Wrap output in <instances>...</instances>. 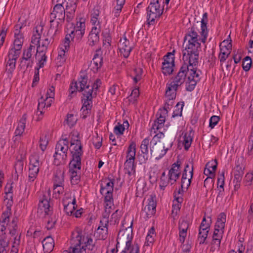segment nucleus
Returning a JSON list of instances; mask_svg holds the SVG:
<instances>
[{
	"label": "nucleus",
	"mask_w": 253,
	"mask_h": 253,
	"mask_svg": "<svg viewBox=\"0 0 253 253\" xmlns=\"http://www.w3.org/2000/svg\"><path fill=\"white\" fill-rule=\"evenodd\" d=\"M197 26L194 24L188 29L187 33L184 38L183 46L185 45V48L182 50V59L183 64H186L190 74H195L197 72V65L198 64L199 49L201 48L202 38L198 35Z\"/></svg>",
	"instance_id": "1"
},
{
	"label": "nucleus",
	"mask_w": 253,
	"mask_h": 253,
	"mask_svg": "<svg viewBox=\"0 0 253 253\" xmlns=\"http://www.w3.org/2000/svg\"><path fill=\"white\" fill-rule=\"evenodd\" d=\"M199 76L198 73L191 75L188 66L186 64H182L174 80L170 83L167 84L166 98L175 99L178 87L184 83L186 78L188 84L186 85V90L188 91H193L197 82L200 80Z\"/></svg>",
	"instance_id": "2"
},
{
	"label": "nucleus",
	"mask_w": 253,
	"mask_h": 253,
	"mask_svg": "<svg viewBox=\"0 0 253 253\" xmlns=\"http://www.w3.org/2000/svg\"><path fill=\"white\" fill-rule=\"evenodd\" d=\"M153 143L150 147V152L156 159H160L166 155L173 144L169 137H165L163 132L156 134L151 141Z\"/></svg>",
	"instance_id": "3"
},
{
	"label": "nucleus",
	"mask_w": 253,
	"mask_h": 253,
	"mask_svg": "<svg viewBox=\"0 0 253 253\" xmlns=\"http://www.w3.org/2000/svg\"><path fill=\"white\" fill-rule=\"evenodd\" d=\"M132 222L131 226L124 230L120 231L117 239V245H126V247L121 253H139V248L137 243H134L133 245H131L132 236Z\"/></svg>",
	"instance_id": "4"
},
{
	"label": "nucleus",
	"mask_w": 253,
	"mask_h": 253,
	"mask_svg": "<svg viewBox=\"0 0 253 253\" xmlns=\"http://www.w3.org/2000/svg\"><path fill=\"white\" fill-rule=\"evenodd\" d=\"M65 9L63 6L55 5L50 15V29L55 28L57 31L58 27L65 21Z\"/></svg>",
	"instance_id": "5"
},
{
	"label": "nucleus",
	"mask_w": 253,
	"mask_h": 253,
	"mask_svg": "<svg viewBox=\"0 0 253 253\" xmlns=\"http://www.w3.org/2000/svg\"><path fill=\"white\" fill-rule=\"evenodd\" d=\"M68 149L69 146H66L61 141L56 143L55 148V152L53 155L54 158L53 163L55 165L59 166L66 164Z\"/></svg>",
	"instance_id": "6"
},
{
	"label": "nucleus",
	"mask_w": 253,
	"mask_h": 253,
	"mask_svg": "<svg viewBox=\"0 0 253 253\" xmlns=\"http://www.w3.org/2000/svg\"><path fill=\"white\" fill-rule=\"evenodd\" d=\"M71 145H75L74 148V151H71L72 159L71 161V165L72 167L74 165L75 168L80 165L81 162V157L83 154V147L80 140H75L74 142H71Z\"/></svg>",
	"instance_id": "7"
},
{
	"label": "nucleus",
	"mask_w": 253,
	"mask_h": 253,
	"mask_svg": "<svg viewBox=\"0 0 253 253\" xmlns=\"http://www.w3.org/2000/svg\"><path fill=\"white\" fill-rule=\"evenodd\" d=\"M148 204L144 208L141 212V215L146 220L156 213V200L155 196L150 195L148 199Z\"/></svg>",
	"instance_id": "8"
},
{
	"label": "nucleus",
	"mask_w": 253,
	"mask_h": 253,
	"mask_svg": "<svg viewBox=\"0 0 253 253\" xmlns=\"http://www.w3.org/2000/svg\"><path fill=\"white\" fill-rule=\"evenodd\" d=\"M50 198L49 196L43 194L39 200L38 205V212H44V215H51L52 214V207L50 206L49 200Z\"/></svg>",
	"instance_id": "9"
},
{
	"label": "nucleus",
	"mask_w": 253,
	"mask_h": 253,
	"mask_svg": "<svg viewBox=\"0 0 253 253\" xmlns=\"http://www.w3.org/2000/svg\"><path fill=\"white\" fill-rule=\"evenodd\" d=\"M114 181V179L109 178H105L102 181L100 184V193L102 195L105 194V196H113Z\"/></svg>",
	"instance_id": "10"
},
{
	"label": "nucleus",
	"mask_w": 253,
	"mask_h": 253,
	"mask_svg": "<svg viewBox=\"0 0 253 253\" xmlns=\"http://www.w3.org/2000/svg\"><path fill=\"white\" fill-rule=\"evenodd\" d=\"M181 164V162L178 159L176 163L172 165L171 169L169 170V180L171 182V185L173 184L176 181L180 175Z\"/></svg>",
	"instance_id": "11"
},
{
	"label": "nucleus",
	"mask_w": 253,
	"mask_h": 253,
	"mask_svg": "<svg viewBox=\"0 0 253 253\" xmlns=\"http://www.w3.org/2000/svg\"><path fill=\"white\" fill-rule=\"evenodd\" d=\"M147 11V22L149 25H154L155 24V20L160 18L163 14V10H157L151 6L149 5L146 8Z\"/></svg>",
	"instance_id": "12"
},
{
	"label": "nucleus",
	"mask_w": 253,
	"mask_h": 253,
	"mask_svg": "<svg viewBox=\"0 0 253 253\" xmlns=\"http://www.w3.org/2000/svg\"><path fill=\"white\" fill-rule=\"evenodd\" d=\"M64 180V171L60 169L56 171L53 178V188L55 192L60 193V190H63Z\"/></svg>",
	"instance_id": "13"
},
{
	"label": "nucleus",
	"mask_w": 253,
	"mask_h": 253,
	"mask_svg": "<svg viewBox=\"0 0 253 253\" xmlns=\"http://www.w3.org/2000/svg\"><path fill=\"white\" fill-rule=\"evenodd\" d=\"M82 163L77 167L75 168L74 165L72 167L71 161L69 164V172L71 173L70 180L72 184H77L80 181V175Z\"/></svg>",
	"instance_id": "14"
},
{
	"label": "nucleus",
	"mask_w": 253,
	"mask_h": 253,
	"mask_svg": "<svg viewBox=\"0 0 253 253\" xmlns=\"http://www.w3.org/2000/svg\"><path fill=\"white\" fill-rule=\"evenodd\" d=\"M72 239L71 240V243L72 246L74 248H80L81 245L83 244L84 245V242H85V239L86 236H82V231L76 230L72 233Z\"/></svg>",
	"instance_id": "15"
},
{
	"label": "nucleus",
	"mask_w": 253,
	"mask_h": 253,
	"mask_svg": "<svg viewBox=\"0 0 253 253\" xmlns=\"http://www.w3.org/2000/svg\"><path fill=\"white\" fill-rule=\"evenodd\" d=\"M88 81V77L85 71H82L80 73V77L78 79V82L80 84L79 92H84L85 91L88 90L90 85L87 84Z\"/></svg>",
	"instance_id": "16"
},
{
	"label": "nucleus",
	"mask_w": 253,
	"mask_h": 253,
	"mask_svg": "<svg viewBox=\"0 0 253 253\" xmlns=\"http://www.w3.org/2000/svg\"><path fill=\"white\" fill-rule=\"evenodd\" d=\"M101 26H94L92 28L88 35V43L90 46L97 44L99 42V34L100 32Z\"/></svg>",
	"instance_id": "17"
},
{
	"label": "nucleus",
	"mask_w": 253,
	"mask_h": 253,
	"mask_svg": "<svg viewBox=\"0 0 253 253\" xmlns=\"http://www.w3.org/2000/svg\"><path fill=\"white\" fill-rule=\"evenodd\" d=\"M243 161V158H238L235 162V167L233 170L234 179L237 180L238 181L242 180L244 173V167L241 165Z\"/></svg>",
	"instance_id": "18"
},
{
	"label": "nucleus",
	"mask_w": 253,
	"mask_h": 253,
	"mask_svg": "<svg viewBox=\"0 0 253 253\" xmlns=\"http://www.w3.org/2000/svg\"><path fill=\"white\" fill-rule=\"evenodd\" d=\"M208 21V13L205 12L203 15L202 19L201 21V30L200 34L202 37L201 42L205 43L208 34V30L207 28V24Z\"/></svg>",
	"instance_id": "19"
},
{
	"label": "nucleus",
	"mask_w": 253,
	"mask_h": 253,
	"mask_svg": "<svg viewBox=\"0 0 253 253\" xmlns=\"http://www.w3.org/2000/svg\"><path fill=\"white\" fill-rule=\"evenodd\" d=\"M46 47L44 46H40L39 45L37 47V53L35 55L36 59L38 61L39 67H43L44 63L46 60V56L45 55V51Z\"/></svg>",
	"instance_id": "20"
},
{
	"label": "nucleus",
	"mask_w": 253,
	"mask_h": 253,
	"mask_svg": "<svg viewBox=\"0 0 253 253\" xmlns=\"http://www.w3.org/2000/svg\"><path fill=\"white\" fill-rule=\"evenodd\" d=\"M120 44L121 53L123 54L125 58H127L132 50V48L130 46L129 41L125 37L123 40H120Z\"/></svg>",
	"instance_id": "21"
},
{
	"label": "nucleus",
	"mask_w": 253,
	"mask_h": 253,
	"mask_svg": "<svg viewBox=\"0 0 253 253\" xmlns=\"http://www.w3.org/2000/svg\"><path fill=\"white\" fill-rule=\"evenodd\" d=\"M83 97L82 99L83 106L82 108L91 109L92 106V98L93 95L92 92L89 91H85L83 93Z\"/></svg>",
	"instance_id": "22"
},
{
	"label": "nucleus",
	"mask_w": 253,
	"mask_h": 253,
	"mask_svg": "<svg viewBox=\"0 0 253 253\" xmlns=\"http://www.w3.org/2000/svg\"><path fill=\"white\" fill-rule=\"evenodd\" d=\"M42 100H43L44 101H46V102L44 103L42 101L41 102H39L38 106V109L36 113V115L38 116L36 121H40L42 120V115H43V108L45 107V105H46V107H50L51 106V103L53 101V99L50 98V100L48 101V99L46 98V100H44L42 98H41Z\"/></svg>",
	"instance_id": "23"
},
{
	"label": "nucleus",
	"mask_w": 253,
	"mask_h": 253,
	"mask_svg": "<svg viewBox=\"0 0 253 253\" xmlns=\"http://www.w3.org/2000/svg\"><path fill=\"white\" fill-rule=\"evenodd\" d=\"M43 251L44 253H50L54 247V242L52 238L48 236L42 242Z\"/></svg>",
	"instance_id": "24"
},
{
	"label": "nucleus",
	"mask_w": 253,
	"mask_h": 253,
	"mask_svg": "<svg viewBox=\"0 0 253 253\" xmlns=\"http://www.w3.org/2000/svg\"><path fill=\"white\" fill-rule=\"evenodd\" d=\"M26 119V115H23L22 118L18 123L15 131V139H17L18 137L20 136L23 134L25 127Z\"/></svg>",
	"instance_id": "25"
},
{
	"label": "nucleus",
	"mask_w": 253,
	"mask_h": 253,
	"mask_svg": "<svg viewBox=\"0 0 253 253\" xmlns=\"http://www.w3.org/2000/svg\"><path fill=\"white\" fill-rule=\"evenodd\" d=\"M71 34L72 36V41L73 43H79L82 40L84 34V29L73 30L71 31Z\"/></svg>",
	"instance_id": "26"
},
{
	"label": "nucleus",
	"mask_w": 253,
	"mask_h": 253,
	"mask_svg": "<svg viewBox=\"0 0 253 253\" xmlns=\"http://www.w3.org/2000/svg\"><path fill=\"white\" fill-rule=\"evenodd\" d=\"M124 166L126 173H127L128 175H131L132 172H135V166L134 165V160L126 159L124 164Z\"/></svg>",
	"instance_id": "27"
},
{
	"label": "nucleus",
	"mask_w": 253,
	"mask_h": 253,
	"mask_svg": "<svg viewBox=\"0 0 253 253\" xmlns=\"http://www.w3.org/2000/svg\"><path fill=\"white\" fill-rule=\"evenodd\" d=\"M193 131L191 130L189 132L185 133L183 136V144L185 150H188L191 146L193 140Z\"/></svg>",
	"instance_id": "28"
},
{
	"label": "nucleus",
	"mask_w": 253,
	"mask_h": 253,
	"mask_svg": "<svg viewBox=\"0 0 253 253\" xmlns=\"http://www.w3.org/2000/svg\"><path fill=\"white\" fill-rule=\"evenodd\" d=\"M136 155V143L132 141L129 144L126 155V159L135 160Z\"/></svg>",
	"instance_id": "29"
},
{
	"label": "nucleus",
	"mask_w": 253,
	"mask_h": 253,
	"mask_svg": "<svg viewBox=\"0 0 253 253\" xmlns=\"http://www.w3.org/2000/svg\"><path fill=\"white\" fill-rule=\"evenodd\" d=\"M226 222V214L222 212L217 218V221L215 225V228L220 229V231H223L225 227V223Z\"/></svg>",
	"instance_id": "30"
},
{
	"label": "nucleus",
	"mask_w": 253,
	"mask_h": 253,
	"mask_svg": "<svg viewBox=\"0 0 253 253\" xmlns=\"http://www.w3.org/2000/svg\"><path fill=\"white\" fill-rule=\"evenodd\" d=\"M95 248V242H93L92 239L89 235L86 236V239H85V242H84V245H83L82 249L85 251L86 249L88 250L93 251H94Z\"/></svg>",
	"instance_id": "31"
},
{
	"label": "nucleus",
	"mask_w": 253,
	"mask_h": 253,
	"mask_svg": "<svg viewBox=\"0 0 253 253\" xmlns=\"http://www.w3.org/2000/svg\"><path fill=\"white\" fill-rule=\"evenodd\" d=\"M101 35L103 37V44H105L107 43L108 46H110L112 38L110 29L109 28L104 29L102 32Z\"/></svg>",
	"instance_id": "32"
},
{
	"label": "nucleus",
	"mask_w": 253,
	"mask_h": 253,
	"mask_svg": "<svg viewBox=\"0 0 253 253\" xmlns=\"http://www.w3.org/2000/svg\"><path fill=\"white\" fill-rule=\"evenodd\" d=\"M92 61L94 63H99V66L103 64L102 51L100 48L96 50Z\"/></svg>",
	"instance_id": "33"
},
{
	"label": "nucleus",
	"mask_w": 253,
	"mask_h": 253,
	"mask_svg": "<svg viewBox=\"0 0 253 253\" xmlns=\"http://www.w3.org/2000/svg\"><path fill=\"white\" fill-rule=\"evenodd\" d=\"M174 65L163 63L162 67V72L165 76L170 75L173 71V67Z\"/></svg>",
	"instance_id": "34"
},
{
	"label": "nucleus",
	"mask_w": 253,
	"mask_h": 253,
	"mask_svg": "<svg viewBox=\"0 0 253 253\" xmlns=\"http://www.w3.org/2000/svg\"><path fill=\"white\" fill-rule=\"evenodd\" d=\"M209 231H199L198 240L199 241L200 244H207L208 242L206 241V239L208 237V234Z\"/></svg>",
	"instance_id": "35"
},
{
	"label": "nucleus",
	"mask_w": 253,
	"mask_h": 253,
	"mask_svg": "<svg viewBox=\"0 0 253 253\" xmlns=\"http://www.w3.org/2000/svg\"><path fill=\"white\" fill-rule=\"evenodd\" d=\"M184 106V102H178L175 106V109L173 111L172 117H175L176 116H181L183 107Z\"/></svg>",
	"instance_id": "36"
},
{
	"label": "nucleus",
	"mask_w": 253,
	"mask_h": 253,
	"mask_svg": "<svg viewBox=\"0 0 253 253\" xmlns=\"http://www.w3.org/2000/svg\"><path fill=\"white\" fill-rule=\"evenodd\" d=\"M251 58L248 56L245 57L242 62V67L243 70L246 72L248 71L251 68Z\"/></svg>",
	"instance_id": "37"
},
{
	"label": "nucleus",
	"mask_w": 253,
	"mask_h": 253,
	"mask_svg": "<svg viewBox=\"0 0 253 253\" xmlns=\"http://www.w3.org/2000/svg\"><path fill=\"white\" fill-rule=\"evenodd\" d=\"M77 0H69L67 2L65 10L68 11L72 10L73 12H75L77 8Z\"/></svg>",
	"instance_id": "38"
},
{
	"label": "nucleus",
	"mask_w": 253,
	"mask_h": 253,
	"mask_svg": "<svg viewBox=\"0 0 253 253\" xmlns=\"http://www.w3.org/2000/svg\"><path fill=\"white\" fill-rule=\"evenodd\" d=\"M96 234H98L99 239L105 240L107 237L108 228L104 229L98 227L96 231Z\"/></svg>",
	"instance_id": "39"
},
{
	"label": "nucleus",
	"mask_w": 253,
	"mask_h": 253,
	"mask_svg": "<svg viewBox=\"0 0 253 253\" xmlns=\"http://www.w3.org/2000/svg\"><path fill=\"white\" fill-rule=\"evenodd\" d=\"M208 218H209V222H207V224H204V222H206V218L205 217H204L201 223V225L199 228V231H203L204 230H206V231H209L211 226V218L210 217H208Z\"/></svg>",
	"instance_id": "40"
},
{
	"label": "nucleus",
	"mask_w": 253,
	"mask_h": 253,
	"mask_svg": "<svg viewBox=\"0 0 253 253\" xmlns=\"http://www.w3.org/2000/svg\"><path fill=\"white\" fill-rule=\"evenodd\" d=\"M166 64L174 65V57L172 52H168L166 55L164 57V62Z\"/></svg>",
	"instance_id": "41"
},
{
	"label": "nucleus",
	"mask_w": 253,
	"mask_h": 253,
	"mask_svg": "<svg viewBox=\"0 0 253 253\" xmlns=\"http://www.w3.org/2000/svg\"><path fill=\"white\" fill-rule=\"evenodd\" d=\"M20 50L12 46L9 51L8 58L16 60L20 54Z\"/></svg>",
	"instance_id": "42"
},
{
	"label": "nucleus",
	"mask_w": 253,
	"mask_h": 253,
	"mask_svg": "<svg viewBox=\"0 0 253 253\" xmlns=\"http://www.w3.org/2000/svg\"><path fill=\"white\" fill-rule=\"evenodd\" d=\"M10 233L13 237V241L12 242V246H19L20 243V235L19 233H16L15 229L13 231H10Z\"/></svg>",
	"instance_id": "43"
},
{
	"label": "nucleus",
	"mask_w": 253,
	"mask_h": 253,
	"mask_svg": "<svg viewBox=\"0 0 253 253\" xmlns=\"http://www.w3.org/2000/svg\"><path fill=\"white\" fill-rule=\"evenodd\" d=\"M64 211L66 212L68 215H72L73 211L76 210L74 208V206H72V204H69L68 203L66 204L64 202Z\"/></svg>",
	"instance_id": "44"
},
{
	"label": "nucleus",
	"mask_w": 253,
	"mask_h": 253,
	"mask_svg": "<svg viewBox=\"0 0 253 253\" xmlns=\"http://www.w3.org/2000/svg\"><path fill=\"white\" fill-rule=\"evenodd\" d=\"M79 89V87L78 86L77 82H75L74 83H72L70 86L69 88V92L70 94L68 95V98L69 99H71L74 94L77 92V90Z\"/></svg>",
	"instance_id": "45"
},
{
	"label": "nucleus",
	"mask_w": 253,
	"mask_h": 253,
	"mask_svg": "<svg viewBox=\"0 0 253 253\" xmlns=\"http://www.w3.org/2000/svg\"><path fill=\"white\" fill-rule=\"evenodd\" d=\"M16 59L8 58L6 64V70L9 72H12L15 68Z\"/></svg>",
	"instance_id": "46"
},
{
	"label": "nucleus",
	"mask_w": 253,
	"mask_h": 253,
	"mask_svg": "<svg viewBox=\"0 0 253 253\" xmlns=\"http://www.w3.org/2000/svg\"><path fill=\"white\" fill-rule=\"evenodd\" d=\"M149 145V139L146 138L144 139L140 145V150L141 152H149L148 147Z\"/></svg>",
	"instance_id": "47"
},
{
	"label": "nucleus",
	"mask_w": 253,
	"mask_h": 253,
	"mask_svg": "<svg viewBox=\"0 0 253 253\" xmlns=\"http://www.w3.org/2000/svg\"><path fill=\"white\" fill-rule=\"evenodd\" d=\"M101 84V81L99 79H97L94 83H93V85L92 86L90 85V87L88 91H91L92 94L93 95H96V92H94V93H93V90L96 91L98 87L100 86Z\"/></svg>",
	"instance_id": "48"
},
{
	"label": "nucleus",
	"mask_w": 253,
	"mask_h": 253,
	"mask_svg": "<svg viewBox=\"0 0 253 253\" xmlns=\"http://www.w3.org/2000/svg\"><path fill=\"white\" fill-rule=\"evenodd\" d=\"M165 121L164 120H160L157 118V120L154 122V124L152 126L151 129L159 130L162 128L164 126Z\"/></svg>",
	"instance_id": "49"
},
{
	"label": "nucleus",
	"mask_w": 253,
	"mask_h": 253,
	"mask_svg": "<svg viewBox=\"0 0 253 253\" xmlns=\"http://www.w3.org/2000/svg\"><path fill=\"white\" fill-rule=\"evenodd\" d=\"M2 220L1 223L0 224V230L2 231L5 229V225H7L9 221V214L4 213L2 215Z\"/></svg>",
	"instance_id": "50"
},
{
	"label": "nucleus",
	"mask_w": 253,
	"mask_h": 253,
	"mask_svg": "<svg viewBox=\"0 0 253 253\" xmlns=\"http://www.w3.org/2000/svg\"><path fill=\"white\" fill-rule=\"evenodd\" d=\"M224 171H222L220 173H219L218 175L217 183V187L219 186L221 189H223V188H224Z\"/></svg>",
	"instance_id": "51"
},
{
	"label": "nucleus",
	"mask_w": 253,
	"mask_h": 253,
	"mask_svg": "<svg viewBox=\"0 0 253 253\" xmlns=\"http://www.w3.org/2000/svg\"><path fill=\"white\" fill-rule=\"evenodd\" d=\"M191 180L192 178H191V176H190L189 178L186 179L185 180H184V181H181V189H179L178 190L179 194H180L181 191H183V189L185 186L186 189H188L191 183Z\"/></svg>",
	"instance_id": "52"
},
{
	"label": "nucleus",
	"mask_w": 253,
	"mask_h": 253,
	"mask_svg": "<svg viewBox=\"0 0 253 253\" xmlns=\"http://www.w3.org/2000/svg\"><path fill=\"white\" fill-rule=\"evenodd\" d=\"M189 227V222L185 218L180 219L178 223V228L188 229Z\"/></svg>",
	"instance_id": "53"
},
{
	"label": "nucleus",
	"mask_w": 253,
	"mask_h": 253,
	"mask_svg": "<svg viewBox=\"0 0 253 253\" xmlns=\"http://www.w3.org/2000/svg\"><path fill=\"white\" fill-rule=\"evenodd\" d=\"M139 90L138 88H135L132 90L130 95L129 97V101L134 103L137 100V98L139 96Z\"/></svg>",
	"instance_id": "54"
},
{
	"label": "nucleus",
	"mask_w": 253,
	"mask_h": 253,
	"mask_svg": "<svg viewBox=\"0 0 253 253\" xmlns=\"http://www.w3.org/2000/svg\"><path fill=\"white\" fill-rule=\"evenodd\" d=\"M31 46L30 45L29 49L25 51L23 55V60L22 62L26 64V62L28 60H30V58L32 57V49L31 48Z\"/></svg>",
	"instance_id": "55"
},
{
	"label": "nucleus",
	"mask_w": 253,
	"mask_h": 253,
	"mask_svg": "<svg viewBox=\"0 0 253 253\" xmlns=\"http://www.w3.org/2000/svg\"><path fill=\"white\" fill-rule=\"evenodd\" d=\"M23 43V38L22 37H16L14 38V40L13 43V47L21 49L22 48Z\"/></svg>",
	"instance_id": "56"
},
{
	"label": "nucleus",
	"mask_w": 253,
	"mask_h": 253,
	"mask_svg": "<svg viewBox=\"0 0 253 253\" xmlns=\"http://www.w3.org/2000/svg\"><path fill=\"white\" fill-rule=\"evenodd\" d=\"M77 120L73 114H68L66 120V123L70 127L74 126L76 123Z\"/></svg>",
	"instance_id": "57"
},
{
	"label": "nucleus",
	"mask_w": 253,
	"mask_h": 253,
	"mask_svg": "<svg viewBox=\"0 0 253 253\" xmlns=\"http://www.w3.org/2000/svg\"><path fill=\"white\" fill-rule=\"evenodd\" d=\"M220 52L219 55V59L221 63L224 62L227 58L228 57L229 54L230 53V51L228 53H227L226 51L224 50V49L222 47H220Z\"/></svg>",
	"instance_id": "58"
},
{
	"label": "nucleus",
	"mask_w": 253,
	"mask_h": 253,
	"mask_svg": "<svg viewBox=\"0 0 253 253\" xmlns=\"http://www.w3.org/2000/svg\"><path fill=\"white\" fill-rule=\"evenodd\" d=\"M105 208H109L111 209L113 206V196H105L104 197Z\"/></svg>",
	"instance_id": "59"
},
{
	"label": "nucleus",
	"mask_w": 253,
	"mask_h": 253,
	"mask_svg": "<svg viewBox=\"0 0 253 253\" xmlns=\"http://www.w3.org/2000/svg\"><path fill=\"white\" fill-rule=\"evenodd\" d=\"M168 111L166 109H160L158 111L156 116L158 117V118L160 120H164V121H166V117L168 115Z\"/></svg>",
	"instance_id": "60"
},
{
	"label": "nucleus",
	"mask_w": 253,
	"mask_h": 253,
	"mask_svg": "<svg viewBox=\"0 0 253 253\" xmlns=\"http://www.w3.org/2000/svg\"><path fill=\"white\" fill-rule=\"evenodd\" d=\"M179 229V241L181 244L184 243L185 238L187 235V231L188 229Z\"/></svg>",
	"instance_id": "61"
},
{
	"label": "nucleus",
	"mask_w": 253,
	"mask_h": 253,
	"mask_svg": "<svg viewBox=\"0 0 253 253\" xmlns=\"http://www.w3.org/2000/svg\"><path fill=\"white\" fill-rule=\"evenodd\" d=\"M219 120V117L214 115L212 116L210 120L209 126L213 128L217 124Z\"/></svg>",
	"instance_id": "62"
},
{
	"label": "nucleus",
	"mask_w": 253,
	"mask_h": 253,
	"mask_svg": "<svg viewBox=\"0 0 253 253\" xmlns=\"http://www.w3.org/2000/svg\"><path fill=\"white\" fill-rule=\"evenodd\" d=\"M149 158V154L148 152H141L138 155V159L141 164H145Z\"/></svg>",
	"instance_id": "63"
},
{
	"label": "nucleus",
	"mask_w": 253,
	"mask_h": 253,
	"mask_svg": "<svg viewBox=\"0 0 253 253\" xmlns=\"http://www.w3.org/2000/svg\"><path fill=\"white\" fill-rule=\"evenodd\" d=\"M48 140L45 136L44 138H41L39 141V147L41 150L43 152L46 148L47 145L48 144Z\"/></svg>",
	"instance_id": "64"
}]
</instances>
